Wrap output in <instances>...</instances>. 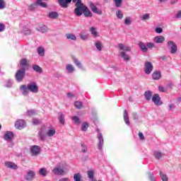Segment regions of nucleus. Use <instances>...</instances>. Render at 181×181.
Returning a JSON list of instances; mask_svg holds the SVG:
<instances>
[{
    "instance_id": "b1692460",
    "label": "nucleus",
    "mask_w": 181,
    "mask_h": 181,
    "mask_svg": "<svg viewBox=\"0 0 181 181\" xmlns=\"http://www.w3.org/2000/svg\"><path fill=\"white\" fill-rule=\"evenodd\" d=\"M46 136H47V135L46 134V133H45V132L43 131V129H41V130L39 132L40 140L42 141H46Z\"/></svg>"
},
{
    "instance_id": "603ef678",
    "label": "nucleus",
    "mask_w": 181,
    "mask_h": 181,
    "mask_svg": "<svg viewBox=\"0 0 181 181\" xmlns=\"http://www.w3.org/2000/svg\"><path fill=\"white\" fill-rule=\"evenodd\" d=\"M88 177V179H93L94 178V170H90L87 172Z\"/></svg>"
},
{
    "instance_id": "c85d7f7f",
    "label": "nucleus",
    "mask_w": 181,
    "mask_h": 181,
    "mask_svg": "<svg viewBox=\"0 0 181 181\" xmlns=\"http://www.w3.org/2000/svg\"><path fill=\"white\" fill-rule=\"evenodd\" d=\"M52 172L54 175H63V173H64V171L63 170V169L59 167H55L53 169Z\"/></svg>"
},
{
    "instance_id": "f03ea898",
    "label": "nucleus",
    "mask_w": 181,
    "mask_h": 181,
    "mask_svg": "<svg viewBox=\"0 0 181 181\" xmlns=\"http://www.w3.org/2000/svg\"><path fill=\"white\" fill-rule=\"evenodd\" d=\"M167 46L170 50L171 54H175L177 52V45L172 40H169L167 42Z\"/></svg>"
},
{
    "instance_id": "1a4fd4ad",
    "label": "nucleus",
    "mask_w": 181,
    "mask_h": 181,
    "mask_svg": "<svg viewBox=\"0 0 181 181\" xmlns=\"http://www.w3.org/2000/svg\"><path fill=\"white\" fill-rule=\"evenodd\" d=\"M15 127L17 129H23L26 127V122L23 119L17 120L15 123Z\"/></svg>"
},
{
    "instance_id": "ea45409f",
    "label": "nucleus",
    "mask_w": 181,
    "mask_h": 181,
    "mask_svg": "<svg viewBox=\"0 0 181 181\" xmlns=\"http://www.w3.org/2000/svg\"><path fill=\"white\" fill-rule=\"evenodd\" d=\"M74 106L77 110H81V108H83V103L80 101H76L74 103Z\"/></svg>"
},
{
    "instance_id": "c756f323",
    "label": "nucleus",
    "mask_w": 181,
    "mask_h": 181,
    "mask_svg": "<svg viewBox=\"0 0 181 181\" xmlns=\"http://www.w3.org/2000/svg\"><path fill=\"white\" fill-rule=\"evenodd\" d=\"M152 77L153 80H160V78L162 77L160 71H154L152 74Z\"/></svg>"
},
{
    "instance_id": "de8ad7c7",
    "label": "nucleus",
    "mask_w": 181,
    "mask_h": 181,
    "mask_svg": "<svg viewBox=\"0 0 181 181\" xmlns=\"http://www.w3.org/2000/svg\"><path fill=\"white\" fill-rule=\"evenodd\" d=\"M116 16L118 18V19H122V18H124V13H122L121 10H118L116 11Z\"/></svg>"
},
{
    "instance_id": "dca6fc26",
    "label": "nucleus",
    "mask_w": 181,
    "mask_h": 181,
    "mask_svg": "<svg viewBox=\"0 0 181 181\" xmlns=\"http://www.w3.org/2000/svg\"><path fill=\"white\" fill-rule=\"evenodd\" d=\"M47 136H49V138H52V136H54L56 135V129L54 127H48L47 132H46Z\"/></svg>"
},
{
    "instance_id": "052dcab7",
    "label": "nucleus",
    "mask_w": 181,
    "mask_h": 181,
    "mask_svg": "<svg viewBox=\"0 0 181 181\" xmlns=\"http://www.w3.org/2000/svg\"><path fill=\"white\" fill-rule=\"evenodd\" d=\"M66 97L67 98H74V97H76V95H74V93H66Z\"/></svg>"
},
{
    "instance_id": "4d7b16f0",
    "label": "nucleus",
    "mask_w": 181,
    "mask_h": 181,
    "mask_svg": "<svg viewBox=\"0 0 181 181\" xmlns=\"http://www.w3.org/2000/svg\"><path fill=\"white\" fill-rule=\"evenodd\" d=\"M132 20L131 18H126L124 19V25H127L128 26H129V25H131L132 23Z\"/></svg>"
},
{
    "instance_id": "4468645a",
    "label": "nucleus",
    "mask_w": 181,
    "mask_h": 181,
    "mask_svg": "<svg viewBox=\"0 0 181 181\" xmlns=\"http://www.w3.org/2000/svg\"><path fill=\"white\" fill-rule=\"evenodd\" d=\"M20 91L21 93L25 96L26 97V95H29V88L28 86V85H21L20 86Z\"/></svg>"
},
{
    "instance_id": "8fccbe9b",
    "label": "nucleus",
    "mask_w": 181,
    "mask_h": 181,
    "mask_svg": "<svg viewBox=\"0 0 181 181\" xmlns=\"http://www.w3.org/2000/svg\"><path fill=\"white\" fill-rule=\"evenodd\" d=\"M113 2L115 3L117 8H121L122 5V0H113Z\"/></svg>"
},
{
    "instance_id": "6e6d98bb",
    "label": "nucleus",
    "mask_w": 181,
    "mask_h": 181,
    "mask_svg": "<svg viewBox=\"0 0 181 181\" xmlns=\"http://www.w3.org/2000/svg\"><path fill=\"white\" fill-rule=\"evenodd\" d=\"M36 6L37 5L36 4V2L34 4H31L28 6L29 11H35L36 9Z\"/></svg>"
},
{
    "instance_id": "5fc2aeb1",
    "label": "nucleus",
    "mask_w": 181,
    "mask_h": 181,
    "mask_svg": "<svg viewBox=\"0 0 181 181\" xmlns=\"http://www.w3.org/2000/svg\"><path fill=\"white\" fill-rule=\"evenodd\" d=\"M147 49H153L155 48V44L153 42H147L146 43Z\"/></svg>"
},
{
    "instance_id": "58836bf2",
    "label": "nucleus",
    "mask_w": 181,
    "mask_h": 181,
    "mask_svg": "<svg viewBox=\"0 0 181 181\" xmlns=\"http://www.w3.org/2000/svg\"><path fill=\"white\" fill-rule=\"evenodd\" d=\"M37 53L39 56H41V57L45 56V48L43 47H38Z\"/></svg>"
},
{
    "instance_id": "c03bdc74",
    "label": "nucleus",
    "mask_w": 181,
    "mask_h": 181,
    "mask_svg": "<svg viewBox=\"0 0 181 181\" xmlns=\"http://www.w3.org/2000/svg\"><path fill=\"white\" fill-rule=\"evenodd\" d=\"M72 119L76 125H80V124H81V121H80V117L77 116L72 117Z\"/></svg>"
},
{
    "instance_id": "a878e982",
    "label": "nucleus",
    "mask_w": 181,
    "mask_h": 181,
    "mask_svg": "<svg viewBox=\"0 0 181 181\" xmlns=\"http://www.w3.org/2000/svg\"><path fill=\"white\" fill-rule=\"evenodd\" d=\"M90 32L93 37H98V36H100L98 31H97V28L95 27H91L90 28Z\"/></svg>"
},
{
    "instance_id": "20e7f679",
    "label": "nucleus",
    "mask_w": 181,
    "mask_h": 181,
    "mask_svg": "<svg viewBox=\"0 0 181 181\" xmlns=\"http://www.w3.org/2000/svg\"><path fill=\"white\" fill-rule=\"evenodd\" d=\"M153 70V65L151 62L146 61L144 63V71L146 74H151Z\"/></svg>"
},
{
    "instance_id": "37998d69",
    "label": "nucleus",
    "mask_w": 181,
    "mask_h": 181,
    "mask_svg": "<svg viewBox=\"0 0 181 181\" xmlns=\"http://www.w3.org/2000/svg\"><path fill=\"white\" fill-rule=\"evenodd\" d=\"M33 70L37 73H42V68L39 65H33Z\"/></svg>"
},
{
    "instance_id": "2f4dec72",
    "label": "nucleus",
    "mask_w": 181,
    "mask_h": 181,
    "mask_svg": "<svg viewBox=\"0 0 181 181\" xmlns=\"http://www.w3.org/2000/svg\"><path fill=\"white\" fill-rule=\"evenodd\" d=\"M66 37L67 40H77V37L73 33H67L66 34Z\"/></svg>"
},
{
    "instance_id": "a211bd4d",
    "label": "nucleus",
    "mask_w": 181,
    "mask_h": 181,
    "mask_svg": "<svg viewBox=\"0 0 181 181\" xmlns=\"http://www.w3.org/2000/svg\"><path fill=\"white\" fill-rule=\"evenodd\" d=\"M74 63L76 64V66H78V69H80V70H82V71H86V67L78 61L77 59H74Z\"/></svg>"
},
{
    "instance_id": "f3484780",
    "label": "nucleus",
    "mask_w": 181,
    "mask_h": 181,
    "mask_svg": "<svg viewBox=\"0 0 181 181\" xmlns=\"http://www.w3.org/2000/svg\"><path fill=\"white\" fill-rule=\"evenodd\" d=\"M37 30L41 32V33H46L49 30V28L45 25L40 24L37 28Z\"/></svg>"
},
{
    "instance_id": "e433bc0d",
    "label": "nucleus",
    "mask_w": 181,
    "mask_h": 181,
    "mask_svg": "<svg viewBox=\"0 0 181 181\" xmlns=\"http://www.w3.org/2000/svg\"><path fill=\"white\" fill-rule=\"evenodd\" d=\"M48 173L49 172L46 168H40L39 170V174L40 175V176H47Z\"/></svg>"
},
{
    "instance_id": "e2e57ef3",
    "label": "nucleus",
    "mask_w": 181,
    "mask_h": 181,
    "mask_svg": "<svg viewBox=\"0 0 181 181\" xmlns=\"http://www.w3.org/2000/svg\"><path fill=\"white\" fill-rule=\"evenodd\" d=\"M0 32H5V24L0 23Z\"/></svg>"
},
{
    "instance_id": "bb28decb",
    "label": "nucleus",
    "mask_w": 181,
    "mask_h": 181,
    "mask_svg": "<svg viewBox=\"0 0 181 181\" xmlns=\"http://www.w3.org/2000/svg\"><path fill=\"white\" fill-rule=\"evenodd\" d=\"M5 165L6 166V168H8L9 169H18V165H16L15 163L7 161L5 163Z\"/></svg>"
},
{
    "instance_id": "5701e85b",
    "label": "nucleus",
    "mask_w": 181,
    "mask_h": 181,
    "mask_svg": "<svg viewBox=\"0 0 181 181\" xmlns=\"http://www.w3.org/2000/svg\"><path fill=\"white\" fill-rule=\"evenodd\" d=\"M152 95H153V93L151 90H147L144 93V97L147 101H151V100H152Z\"/></svg>"
},
{
    "instance_id": "864d4df0",
    "label": "nucleus",
    "mask_w": 181,
    "mask_h": 181,
    "mask_svg": "<svg viewBox=\"0 0 181 181\" xmlns=\"http://www.w3.org/2000/svg\"><path fill=\"white\" fill-rule=\"evenodd\" d=\"M80 38L82 40H88V34H80Z\"/></svg>"
},
{
    "instance_id": "6e6552de",
    "label": "nucleus",
    "mask_w": 181,
    "mask_h": 181,
    "mask_svg": "<svg viewBox=\"0 0 181 181\" xmlns=\"http://www.w3.org/2000/svg\"><path fill=\"white\" fill-rule=\"evenodd\" d=\"M152 101L155 105L157 106L162 105V104H163L162 100H160V96H159V94H154L152 97Z\"/></svg>"
},
{
    "instance_id": "f257e3e1",
    "label": "nucleus",
    "mask_w": 181,
    "mask_h": 181,
    "mask_svg": "<svg viewBox=\"0 0 181 181\" xmlns=\"http://www.w3.org/2000/svg\"><path fill=\"white\" fill-rule=\"evenodd\" d=\"M75 6L76 8L74 13H75L76 16H81L84 12V7L86 5L81 3V0H78V1L75 3Z\"/></svg>"
},
{
    "instance_id": "f8f14e48",
    "label": "nucleus",
    "mask_w": 181,
    "mask_h": 181,
    "mask_svg": "<svg viewBox=\"0 0 181 181\" xmlns=\"http://www.w3.org/2000/svg\"><path fill=\"white\" fill-rule=\"evenodd\" d=\"M65 70L67 74H73L76 71V68L74 65L71 64H67L65 67Z\"/></svg>"
},
{
    "instance_id": "cd10ccee",
    "label": "nucleus",
    "mask_w": 181,
    "mask_h": 181,
    "mask_svg": "<svg viewBox=\"0 0 181 181\" xmlns=\"http://www.w3.org/2000/svg\"><path fill=\"white\" fill-rule=\"evenodd\" d=\"M139 47H140V49L141 50V52H143V53H146V52H148V47L146 46V45H145V43L140 42L139 43Z\"/></svg>"
},
{
    "instance_id": "69168bd1",
    "label": "nucleus",
    "mask_w": 181,
    "mask_h": 181,
    "mask_svg": "<svg viewBox=\"0 0 181 181\" xmlns=\"http://www.w3.org/2000/svg\"><path fill=\"white\" fill-rule=\"evenodd\" d=\"M175 18L177 19H180V18H181V10L178 11V12L176 13Z\"/></svg>"
},
{
    "instance_id": "9b49d317",
    "label": "nucleus",
    "mask_w": 181,
    "mask_h": 181,
    "mask_svg": "<svg viewBox=\"0 0 181 181\" xmlns=\"http://www.w3.org/2000/svg\"><path fill=\"white\" fill-rule=\"evenodd\" d=\"M36 177V173L33 170H29L25 177V180L32 181Z\"/></svg>"
},
{
    "instance_id": "bf43d9fd",
    "label": "nucleus",
    "mask_w": 181,
    "mask_h": 181,
    "mask_svg": "<svg viewBox=\"0 0 181 181\" xmlns=\"http://www.w3.org/2000/svg\"><path fill=\"white\" fill-rule=\"evenodd\" d=\"M27 112L30 117H32L33 115H35L37 114L36 110H28Z\"/></svg>"
},
{
    "instance_id": "393cba45",
    "label": "nucleus",
    "mask_w": 181,
    "mask_h": 181,
    "mask_svg": "<svg viewBox=\"0 0 181 181\" xmlns=\"http://www.w3.org/2000/svg\"><path fill=\"white\" fill-rule=\"evenodd\" d=\"M35 5H37V6H41V8H47V3L43 1V0H37Z\"/></svg>"
},
{
    "instance_id": "0e129e2a",
    "label": "nucleus",
    "mask_w": 181,
    "mask_h": 181,
    "mask_svg": "<svg viewBox=\"0 0 181 181\" xmlns=\"http://www.w3.org/2000/svg\"><path fill=\"white\" fill-rule=\"evenodd\" d=\"M158 90H159V91H160L161 93H165V91H166V88H165V87H163V86H160L159 87H158Z\"/></svg>"
},
{
    "instance_id": "473e14b6",
    "label": "nucleus",
    "mask_w": 181,
    "mask_h": 181,
    "mask_svg": "<svg viewBox=\"0 0 181 181\" xmlns=\"http://www.w3.org/2000/svg\"><path fill=\"white\" fill-rule=\"evenodd\" d=\"M124 120L127 125H129V117L128 116V112L127 110L124 112Z\"/></svg>"
},
{
    "instance_id": "49530a36",
    "label": "nucleus",
    "mask_w": 181,
    "mask_h": 181,
    "mask_svg": "<svg viewBox=\"0 0 181 181\" xmlns=\"http://www.w3.org/2000/svg\"><path fill=\"white\" fill-rule=\"evenodd\" d=\"M148 177L150 181H156V177H155V175L152 173H148Z\"/></svg>"
},
{
    "instance_id": "0eeeda50",
    "label": "nucleus",
    "mask_w": 181,
    "mask_h": 181,
    "mask_svg": "<svg viewBox=\"0 0 181 181\" xmlns=\"http://www.w3.org/2000/svg\"><path fill=\"white\" fill-rule=\"evenodd\" d=\"M30 151L33 156H37L40 154V146L37 145H33L30 147Z\"/></svg>"
},
{
    "instance_id": "338daca9",
    "label": "nucleus",
    "mask_w": 181,
    "mask_h": 181,
    "mask_svg": "<svg viewBox=\"0 0 181 181\" xmlns=\"http://www.w3.org/2000/svg\"><path fill=\"white\" fill-rule=\"evenodd\" d=\"M156 33H162L163 32V29H162V28H156Z\"/></svg>"
},
{
    "instance_id": "a18cd8bd",
    "label": "nucleus",
    "mask_w": 181,
    "mask_h": 181,
    "mask_svg": "<svg viewBox=\"0 0 181 181\" xmlns=\"http://www.w3.org/2000/svg\"><path fill=\"white\" fill-rule=\"evenodd\" d=\"M154 156L156 159H160L163 156V153H160V151H155Z\"/></svg>"
},
{
    "instance_id": "680f3d73",
    "label": "nucleus",
    "mask_w": 181,
    "mask_h": 181,
    "mask_svg": "<svg viewBox=\"0 0 181 181\" xmlns=\"http://www.w3.org/2000/svg\"><path fill=\"white\" fill-rule=\"evenodd\" d=\"M81 146L82 148V152H83V153H86V152H87V146H86L84 144H82Z\"/></svg>"
},
{
    "instance_id": "ddd939ff",
    "label": "nucleus",
    "mask_w": 181,
    "mask_h": 181,
    "mask_svg": "<svg viewBox=\"0 0 181 181\" xmlns=\"http://www.w3.org/2000/svg\"><path fill=\"white\" fill-rule=\"evenodd\" d=\"M89 8H90L93 13H97L98 15H101V13H103V11H101L100 10H98L97 6H95L92 1L89 2Z\"/></svg>"
},
{
    "instance_id": "774afa93",
    "label": "nucleus",
    "mask_w": 181,
    "mask_h": 181,
    "mask_svg": "<svg viewBox=\"0 0 181 181\" xmlns=\"http://www.w3.org/2000/svg\"><path fill=\"white\" fill-rule=\"evenodd\" d=\"M58 181H71L69 177H62Z\"/></svg>"
},
{
    "instance_id": "4c0bfd02",
    "label": "nucleus",
    "mask_w": 181,
    "mask_h": 181,
    "mask_svg": "<svg viewBox=\"0 0 181 181\" xmlns=\"http://www.w3.org/2000/svg\"><path fill=\"white\" fill-rule=\"evenodd\" d=\"M59 117L58 119L60 122V124H62V125H64V115L63 113L59 112L58 113Z\"/></svg>"
},
{
    "instance_id": "412c9836",
    "label": "nucleus",
    "mask_w": 181,
    "mask_h": 181,
    "mask_svg": "<svg viewBox=\"0 0 181 181\" xmlns=\"http://www.w3.org/2000/svg\"><path fill=\"white\" fill-rule=\"evenodd\" d=\"M83 15L86 16V18H91L93 16V13L88 9V8L85 6L83 8Z\"/></svg>"
},
{
    "instance_id": "79ce46f5",
    "label": "nucleus",
    "mask_w": 181,
    "mask_h": 181,
    "mask_svg": "<svg viewBox=\"0 0 181 181\" xmlns=\"http://www.w3.org/2000/svg\"><path fill=\"white\" fill-rule=\"evenodd\" d=\"M12 86H13V80L8 79V81H6L5 87H6L7 88H11Z\"/></svg>"
},
{
    "instance_id": "7c9ffc66",
    "label": "nucleus",
    "mask_w": 181,
    "mask_h": 181,
    "mask_svg": "<svg viewBox=\"0 0 181 181\" xmlns=\"http://www.w3.org/2000/svg\"><path fill=\"white\" fill-rule=\"evenodd\" d=\"M88 127H90V124H88V122H83L81 124V130L83 132H86V131H87V129H88Z\"/></svg>"
},
{
    "instance_id": "423d86ee",
    "label": "nucleus",
    "mask_w": 181,
    "mask_h": 181,
    "mask_svg": "<svg viewBox=\"0 0 181 181\" xmlns=\"http://www.w3.org/2000/svg\"><path fill=\"white\" fill-rule=\"evenodd\" d=\"M98 148L100 151H103V146H104V137L103 136V134L101 132H98Z\"/></svg>"
},
{
    "instance_id": "09e8293b",
    "label": "nucleus",
    "mask_w": 181,
    "mask_h": 181,
    "mask_svg": "<svg viewBox=\"0 0 181 181\" xmlns=\"http://www.w3.org/2000/svg\"><path fill=\"white\" fill-rule=\"evenodd\" d=\"M6 8V1L5 0H0V10L5 9Z\"/></svg>"
},
{
    "instance_id": "aec40b11",
    "label": "nucleus",
    "mask_w": 181,
    "mask_h": 181,
    "mask_svg": "<svg viewBox=\"0 0 181 181\" xmlns=\"http://www.w3.org/2000/svg\"><path fill=\"white\" fill-rule=\"evenodd\" d=\"M120 57H122L124 62H129L131 60V57L124 51L120 52Z\"/></svg>"
},
{
    "instance_id": "9d476101",
    "label": "nucleus",
    "mask_w": 181,
    "mask_h": 181,
    "mask_svg": "<svg viewBox=\"0 0 181 181\" xmlns=\"http://www.w3.org/2000/svg\"><path fill=\"white\" fill-rule=\"evenodd\" d=\"M4 139L7 142L12 141V139H13V132L11 131L6 132L4 133Z\"/></svg>"
},
{
    "instance_id": "f704fd0d",
    "label": "nucleus",
    "mask_w": 181,
    "mask_h": 181,
    "mask_svg": "<svg viewBox=\"0 0 181 181\" xmlns=\"http://www.w3.org/2000/svg\"><path fill=\"white\" fill-rule=\"evenodd\" d=\"M160 177L162 181H169V177L164 173L160 172Z\"/></svg>"
},
{
    "instance_id": "c9c22d12",
    "label": "nucleus",
    "mask_w": 181,
    "mask_h": 181,
    "mask_svg": "<svg viewBox=\"0 0 181 181\" xmlns=\"http://www.w3.org/2000/svg\"><path fill=\"white\" fill-rule=\"evenodd\" d=\"M141 21H149L151 19V16L149 13H145L140 16Z\"/></svg>"
},
{
    "instance_id": "6ab92c4d",
    "label": "nucleus",
    "mask_w": 181,
    "mask_h": 181,
    "mask_svg": "<svg viewBox=\"0 0 181 181\" xmlns=\"http://www.w3.org/2000/svg\"><path fill=\"white\" fill-rule=\"evenodd\" d=\"M153 42L155 43H163V42H165V37L162 36V35H158L156 36L153 39Z\"/></svg>"
},
{
    "instance_id": "a19ab883",
    "label": "nucleus",
    "mask_w": 181,
    "mask_h": 181,
    "mask_svg": "<svg viewBox=\"0 0 181 181\" xmlns=\"http://www.w3.org/2000/svg\"><path fill=\"white\" fill-rule=\"evenodd\" d=\"M95 46L96 49H98V50H99V52H101V50H103V44L101 43L100 41H98V42H95Z\"/></svg>"
},
{
    "instance_id": "3c124183",
    "label": "nucleus",
    "mask_w": 181,
    "mask_h": 181,
    "mask_svg": "<svg viewBox=\"0 0 181 181\" xmlns=\"http://www.w3.org/2000/svg\"><path fill=\"white\" fill-rule=\"evenodd\" d=\"M74 181H81V174L76 173L74 175Z\"/></svg>"
},
{
    "instance_id": "72a5a7b5",
    "label": "nucleus",
    "mask_w": 181,
    "mask_h": 181,
    "mask_svg": "<svg viewBox=\"0 0 181 181\" xmlns=\"http://www.w3.org/2000/svg\"><path fill=\"white\" fill-rule=\"evenodd\" d=\"M58 2L62 8H67L69 4H70L66 0H58Z\"/></svg>"
},
{
    "instance_id": "13d9d810",
    "label": "nucleus",
    "mask_w": 181,
    "mask_h": 181,
    "mask_svg": "<svg viewBox=\"0 0 181 181\" xmlns=\"http://www.w3.org/2000/svg\"><path fill=\"white\" fill-rule=\"evenodd\" d=\"M21 66H26L28 64V59H22L20 62Z\"/></svg>"
},
{
    "instance_id": "39448f33",
    "label": "nucleus",
    "mask_w": 181,
    "mask_h": 181,
    "mask_svg": "<svg viewBox=\"0 0 181 181\" xmlns=\"http://www.w3.org/2000/svg\"><path fill=\"white\" fill-rule=\"evenodd\" d=\"M27 86L28 87L29 91L31 93H33L34 94H37V93H39V87L37 86V84L35 83V82H31Z\"/></svg>"
},
{
    "instance_id": "4be33fe9",
    "label": "nucleus",
    "mask_w": 181,
    "mask_h": 181,
    "mask_svg": "<svg viewBox=\"0 0 181 181\" xmlns=\"http://www.w3.org/2000/svg\"><path fill=\"white\" fill-rule=\"evenodd\" d=\"M47 17L49 19H57V18H59V13L56 11H50L48 13Z\"/></svg>"
},
{
    "instance_id": "7ed1b4c3",
    "label": "nucleus",
    "mask_w": 181,
    "mask_h": 181,
    "mask_svg": "<svg viewBox=\"0 0 181 181\" xmlns=\"http://www.w3.org/2000/svg\"><path fill=\"white\" fill-rule=\"evenodd\" d=\"M25 74H26V72L25 71V69H19L16 73V80L18 81V83H21L23 81Z\"/></svg>"
},
{
    "instance_id": "2eb2a0df",
    "label": "nucleus",
    "mask_w": 181,
    "mask_h": 181,
    "mask_svg": "<svg viewBox=\"0 0 181 181\" xmlns=\"http://www.w3.org/2000/svg\"><path fill=\"white\" fill-rule=\"evenodd\" d=\"M117 46L118 49H119V50H122V52H131V47L127 45L119 43Z\"/></svg>"
}]
</instances>
